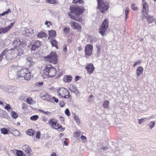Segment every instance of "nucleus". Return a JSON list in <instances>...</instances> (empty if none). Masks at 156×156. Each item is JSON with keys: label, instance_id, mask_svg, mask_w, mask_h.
Segmentation results:
<instances>
[{"label": "nucleus", "instance_id": "f257e3e1", "mask_svg": "<svg viewBox=\"0 0 156 156\" xmlns=\"http://www.w3.org/2000/svg\"><path fill=\"white\" fill-rule=\"evenodd\" d=\"M56 72L55 69L50 65H46L45 68L42 71V76L44 79L53 77L55 75Z\"/></svg>", "mask_w": 156, "mask_h": 156}, {"label": "nucleus", "instance_id": "f03ea898", "mask_svg": "<svg viewBox=\"0 0 156 156\" xmlns=\"http://www.w3.org/2000/svg\"><path fill=\"white\" fill-rule=\"evenodd\" d=\"M97 8L102 13H104L108 10L110 7L109 3L105 0H97Z\"/></svg>", "mask_w": 156, "mask_h": 156}, {"label": "nucleus", "instance_id": "7ed1b4c3", "mask_svg": "<svg viewBox=\"0 0 156 156\" xmlns=\"http://www.w3.org/2000/svg\"><path fill=\"white\" fill-rule=\"evenodd\" d=\"M18 79L23 78L27 80H29L31 78L30 73L27 69H22L17 73Z\"/></svg>", "mask_w": 156, "mask_h": 156}, {"label": "nucleus", "instance_id": "20e7f679", "mask_svg": "<svg viewBox=\"0 0 156 156\" xmlns=\"http://www.w3.org/2000/svg\"><path fill=\"white\" fill-rule=\"evenodd\" d=\"M70 12L76 16L81 15L84 12V8L83 6L72 5L70 6Z\"/></svg>", "mask_w": 156, "mask_h": 156}, {"label": "nucleus", "instance_id": "39448f33", "mask_svg": "<svg viewBox=\"0 0 156 156\" xmlns=\"http://www.w3.org/2000/svg\"><path fill=\"white\" fill-rule=\"evenodd\" d=\"M108 21V18H106L103 21L101 25L98 29V32L102 36L105 35L106 32L109 26Z\"/></svg>", "mask_w": 156, "mask_h": 156}, {"label": "nucleus", "instance_id": "423d86ee", "mask_svg": "<svg viewBox=\"0 0 156 156\" xmlns=\"http://www.w3.org/2000/svg\"><path fill=\"white\" fill-rule=\"evenodd\" d=\"M58 93L59 96L65 98H69L70 96L69 91L67 89L63 87L59 89Z\"/></svg>", "mask_w": 156, "mask_h": 156}, {"label": "nucleus", "instance_id": "0eeeda50", "mask_svg": "<svg viewBox=\"0 0 156 156\" xmlns=\"http://www.w3.org/2000/svg\"><path fill=\"white\" fill-rule=\"evenodd\" d=\"M57 122L58 120L55 119H51L48 121V123L50 126L54 127H57V128H56V129H59V131H60L62 129V126L58 124Z\"/></svg>", "mask_w": 156, "mask_h": 156}, {"label": "nucleus", "instance_id": "6e6552de", "mask_svg": "<svg viewBox=\"0 0 156 156\" xmlns=\"http://www.w3.org/2000/svg\"><path fill=\"white\" fill-rule=\"evenodd\" d=\"M93 49V45L91 44H87L85 46V53L87 57L91 55L92 50Z\"/></svg>", "mask_w": 156, "mask_h": 156}, {"label": "nucleus", "instance_id": "1a4fd4ad", "mask_svg": "<svg viewBox=\"0 0 156 156\" xmlns=\"http://www.w3.org/2000/svg\"><path fill=\"white\" fill-rule=\"evenodd\" d=\"M15 22V21H14V22L11 23L9 25L6 27H0V34H3L10 31V30L12 28V27L14 26Z\"/></svg>", "mask_w": 156, "mask_h": 156}, {"label": "nucleus", "instance_id": "9d476101", "mask_svg": "<svg viewBox=\"0 0 156 156\" xmlns=\"http://www.w3.org/2000/svg\"><path fill=\"white\" fill-rule=\"evenodd\" d=\"M70 24L71 27L73 29L76 30L80 31H81V26L78 23L73 21H71L70 22Z\"/></svg>", "mask_w": 156, "mask_h": 156}, {"label": "nucleus", "instance_id": "9b49d317", "mask_svg": "<svg viewBox=\"0 0 156 156\" xmlns=\"http://www.w3.org/2000/svg\"><path fill=\"white\" fill-rule=\"evenodd\" d=\"M142 11L144 16L147 15L149 12V5L145 2H143V8Z\"/></svg>", "mask_w": 156, "mask_h": 156}, {"label": "nucleus", "instance_id": "f8f14e48", "mask_svg": "<svg viewBox=\"0 0 156 156\" xmlns=\"http://www.w3.org/2000/svg\"><path fill=\"white\" fill-rule=\"evenodd\" d=\"M87 73L91 74L93 73L94 70V67L92 63H88L87 64V66L85 67Z\"/></svg>", "mask_w": 156, "mask_h": 156}, {"label": "nucleus", "instance_id": "ddd939ff", "mask_svg": "<svg viewBox=\"0 0 156 156\" xmlns=\"http://www.w3.org/2000/svg\"><path fill=\"white\" fill-rule=\"evenodd\" d=\"M40 96L41 98L47 101H50L52 99V97L48 94L42 93L41 94Z\"/></svg>", "mask_w": 156, "mask_h": 156}, {"label": "nucleus", "instance_id": "4468645a", "mask_svg": "<svg viewBox=\"0 0 156 156\" xmlns=\"http://www.w3.org/2000/svg\"><path fill=\"white\" fill-rule=\"evenodd\" d=\"M48 39H54L56 36V33L55 30H51L48 31Z\"/></svg>", "mask_w": 156, "mask_h": 156}, {"label": "nucleus", "instance_id": "2eb2a0df", "mask_svg": "<svg viewBox=\"0 0 156 156\" xmlns=\"http://www.w3.org/2000/svg\"><path fill=\"white\" fill-rule=\"evenodd\" d=\"M41 44L39 41H36L35 43L32 45L31 50L33 51L35 50L40 46Z\"/></svg>", "mask_w": 156, "mask_h": 156}, {"label": "nucleus", "instance_id": "dca6fc26", "mask_svg": "<svg viewBox=\"0 0 156 156\" xmlns=\"http://www.w3.org/2000/svg\"><path fill=\"white\" fill-rule=\"evenodd\" d=\"M17 69V66L12 65L10 67L8 70V73L9 76L12 74H13L16 72V69Z\"/></svg>", "mask_w": 156, "mask_h": 156}, {"label": "nucleus", "instance_id": "f3484780", "mask_svg": "<svg viewBox=\"0 0 156 156\" xmlns=\"http://www.w3.org/2000/svg\"><path fill=\"white\" fill-rule=\"evenodd\" d=\"M47 36V33L42 31L38 33L37 35V37L39 38L46 37Z\"/></svg>", "mask_w": 156, "mask_h": 156}, {"label": "nucleus", "instance_id": "a211bd4d", "mask_svg": "<svg viewBox=\"0 0 156 156\" xmlns=\"http://www.w3.org/2000/svg\"><path fill=\"white\" fill-rule=\"evenodd\" d=\"M57 55L56 52H51V53L46 57V58H57Z\"/></svg>", "mask_w": 156, "mask_h": 156}, {"label": "nucleus", "instance_id": "6ab92c4d", "mask_svg": "<svg viewBox=\"0 0 156 156\" xmlns=\"http://www.w3.org/2000/svg\"><path fill=\"white\" fill-rule=\"evenodd\" d=\"M50 42L51 44L52 47H54L56 49H58V42L54 39H50Z\"/></svg>", "mask_w": 156, "mask_h": 156}, {"label": "nucleus", "instance_id": "aec40b11", "mask_svg": "<svg viewBox=\"0 0 156 156\" xmlns=\"http://www.w3.org/2000/svg\"><path fill=\"white\" fill-rule=\"evenodd\" d=\"M23 149L25 151L26 153L28 154L29 155L30 154V152L31 151L30 148L29 146L27 145H25L23 147Z\"/></svg>", "mask_w": 156, "mask_h": 156}, {"label": "nucleus", "instance_id": "412c9836", "mask_svg": "<svg viewBox=\"0 0 156 156\" xmlns=\"http://www.w3.org/2000/svg\"><path fill=\"white\" fill-rule=\"evenodd\" d=\"M144 16L146 17L147 22L149 23H151L154 21V19L153 16H148L147 15Z\"/></svg>", "mask_w": 156, "mask_h": 156}, {"label": "nucleus", "instance_id": "4be33fe9", "mask_svg": "<svg viewBox=\"0 0 156 156\" xmlns=\"http://www.w3.org/2000/svg\"><path fill=\"white\" fill-rule=\"evenodd\" d=\"M8 53V51L6 49H5L3 51H2L1 54L0 55V58H3L4 55V57L5 58H7V55Z\"/></svg>", "mask_w": 156, "mask_h": 156}, {"label": "nucleus", "instance_id": "5701e85b", "mask_svg": "<svg viewBox=\"0 0 156 156\" xmlns=\"http://www.w3.org/2000/svg\"><path fill=\"white\" fill-rule=\"evenodd\" d=\"M21 44V41L19 39H16L13 42V45L15 47L19 46Z\"/></svg>", "mask_w": 156, "mask_h": 156}, {"label": "nucleus", "instance_id": "b1692460", "mask_svg": "<svg viewBox=\"0 0 156 156\" xmlns=\"http://www.w3.org/2000/svg\"><path fill=\"white\" fill-rule=\"evenodd\" d=\"M143 68L142 66H139L136 69V75L137 76H139L142 73L143 71Z\"/></svg>", "mask_w": 156, "mask_h": 156}, {"label": "nucleus", "instance_id": "393cba45", "mask_svg": "<svg viewBox=\"0 0 156 156\" xmlns=\"http://www.w3.org/2000/svg\"><path fill=\"white\" fill-rule=\"evenodd\" d=\"M69 89L72 92H75L77 90V88L75 85H70Z\"/></svg>", "mask_w": 156, "mask_h": 156}, {"label": "nucleus", "instance_id": "a878e982", "mask_svg": "<svg viewBox=\"0 0 156 156\" xmlns=\"http://www.w3.org/2000/svg\"><path fill=\"white\" fill-rule=\"evenodd\" d=\"M68 14L72 19L75 20L77 21H80V19H76L75 16L71 14L70 13V12H68Z\"/></svg>", "mask_w": 156, "mask_h": 156}, {"label": "nucleus", "instance_id": "bb28decb", "mask_svg": "<svg viewBox=\"0 0 156 156\" xmlns=\"http://www.w3.org/2000/svg\"><path fill=\"white\" fill-rule=\"evenodd\" d=\"M72 2L75 4H83L84 3L83 0H73Z\"/></svg>", "mask_w": 156, "mask_h": 156}, {"label": "nucleus", "instance_id": "cd10ccee", "mask_svg": "<svg viewBox=\"0 0 156 156\" xmlns=\"http://www.w3.org/2000/svg\"><path fill=\"white\" fill-rule=\"evenodd\" d=\"M109 101L108 100H106L104 102L103 106L104 108H109Z\"/></svg>", "mask_w": 156, "mask_h": 156}, {"label": "nucleus", "instance_id": "c85d7f7f", "mask_svg": "<svg viewBox=\"0 0 156 156\" xmlns=\"http://www.w3.org/2000/svg\"><path fill=\"white\" fill-rule=\"evenodd\" d=\"M34 62L32 61V59H27V61L26 62V64L27 66L29 67L30 66L34 64Z\"/></svg>", "mask_w": 156, "mask_h": 156}, {"label": "nucleus", "instance_id": "c756f323", "mask_svg": "<svg viewBox=\"0 0 156 156\" xmlns=\"http://www.w3.org/2000/svg\"><path fill=\"white\" fill-rule=\"evenodd\" d=\"M38 111L39 112H42L43 114L46 115H50V114L51 113V112H49L48 111H44L41 109H39L38 110Z\"/></svg>", "mask_w": 156, "mask_h": 156}, {"label": "nucleus", "instance_id": "7c9ffc66", "mask_svg": "<svg viewBox=\"0 0 156 156\" xmlns=\"http://www.w3.org/2000/svg\"><path fill=\"white\" fill-rule=\"evenodd\" d=\"M150 129H152L155 125V122L154 121L151 122L147 124Z\"/></svg>", "mask_w": 156, "mask_h": 156}, {"label": "nucleus", "instance_id": "2f4dec72", "mask_svg": "<svg viewBox=\"0 0 156 156\" xmlns=\"http://www.w3.org/2000/svg\"><path fill=\"white\" fill-rule=\"evenodd\" d=\"M35 132L34 131H33L32 129H29L27 131V134L30 136H33L34 135L35 133Z\"/></svg>", "mask_w": 156, "mask_h": 156}, {"label": "nucleus", "instance_id": "473e14b6", "mask_svg": "<svg viewBox=\"0 0 156 156\" xmlns=\"http://www.w3.org/2000/svg\"><path fill=\"white\" fill-rule=\"evenodd\" d=\"M129 12V9L128 7H126L125 10V14L126 15L125 19H127L129 18L128 15Z\"/></svg>", "mask_w": 156, "mask_h": 156}, {"label": "nucleus", "instance_id": "72a5a7b5", "mask_svg": "<svg viewBox=\"0 0 156 156\" xmlns=\"http://www.w3.org/2000/svg\"><path fill=\"white\" fill-rule=\"evenodd\" d=\"M72 79V77L69 75L66 76L64 80H66L67 82H70Z\"/></svg>", "mask_w": 156, "mask_h": 156}, {"label": "nucleus", "instance_id": "f704fd0d", "mask_svg": "<svg viewBox=\"0 0 156 156\" xmlns=\"http://www.w3.org/2000/svg\"><path fill=\"white\" fill-rule=\"evenodd\" d=\"M1 131L2 133L4 134H7L8 133V131L7 129L5 128L1 129Z\"/></svg>", "mask_w": 156, "mask_h": 156}, {"label": "nucleus", "instance_id": "c9c22d12", "mask_svg": "<svg viewBox=\"0 0 156 156\" xmlns=\"http://www.w3.org/2000/svg\"><path fill=\"white\" fill-rule=\"evenodd\" d=\"M48 61L50 62L51 63L55 64L57 62V59H48Z\"/></svg>", "mask_w": 156, "mask_h": 156}, {"label": "nucleus", "instance_id": "e433bc0d", "mask_svg": "<svg viewBox=\"0 0 156 156\" xmlns=\"http://www.w3.org/2000/svg\"><path fill=\"white\" fill-rule=\"evenodd\" d=\"M69 27H65L64 28L63 32L65 34H67L69 33Z\"/></svg>", "mask_w": 156, "mask_h": 156}, {"label": "nucleus", "instance_id": "4c0bfd02", "mask_svg": "<svg viewBox=\"0 0 156 156\" xmlns=\"http://www.w3.org/2000/svg\"><path fill=\"white\" fill-rule=\"evenodd\" d=\"M12 117L14 119L18 117V114L15 112L12 111L11 112Z\"/></svg>", "mask_w": 156, "mask_h": 156}, {"label": "nucleus", "instance_id": "58836bf2", "mask_svg": "<svg viewBox=\"0 0 156 156\" xmlns=\"http://www.w3.org/2000/svg\"><path fill=\"white\" fill-rule=\"evenodd\" d=\"M38 118V116L37 115H34L31 116L30 118V119L31 120L35 121L37 120Z\"/></svg>", "mask_w": 156, "mask_h": 156}, {"label": "nucleus", "instance_id": "ea45409f", "mask_svg": "<svg viewBox=\"0 0 156 156\" xmlns=\"http://www.w3.org/2000/svg\"><path fill=\"white\" fill-rule=\"evenodd\" d=\"M147 118H141L140 119H138V123L139 124H140L144 122L146 120H147Z\"/></svg>", "mask_w": 156, "mask_h": 156}, {"label": "nucleus", "instance_id": "a19ab883", "mask_svg": "<svg viewBox=\"0 0 156 156\" xmlns=\"http://www.w3.org/2000/svg\"><path fill=\"white\" fill-rule=\"evenodd\" d=\"M40 119L41 120L44 122H47L48 120V118L45 116L42 115Z\"/></svg>", "mask_w": 156, "mask_h": 156}, {"label": "nucleus", "instance_id": "79ce46f5", "mask_svg": "<svg viewBox=\"0 0 156 156\" xmlns=\"http://www.w3.org/2000/svg\"><path fill=\"white\" fill-rule=\"evenodd\" d=\"M81 139L83 143H85L87 141V137L84 136L82 135L81 136Z\"/></svg>", "mask_w": 156, "mask_h": 156}, {"label": "nucleus", "instance_id": "37998d69", "mask_svg": "<svg viewBox=\"0 0 156 156\" xmlns=\"http://www.w3.org/2000/svg\"><path fill=\"white\" fill-rule=\"evenodd\" d=\"M74 118L75 120L76 121V122L78 124L80 123V121L79 117L76 115H75L74 116Z\"/></svg>", "mask_w": 156, "mask_h": 156}, {"label": "nucleus", "instance_id": "c03bdc74", "mask_svg": "<svg viewBox=\"0 0 156 156\" xmlns=\"http://www.w3.org/2000/svg\"><path fill=\"white\" fill-rule=\"evenodd\" d=\"M80 135V133L77 131L75 132L74 133V136L76 138H78Z\"/></svg>", "mask_w": 156, "mask_h": 156}, {"label": "nucleus", "instance_id": "a18cd8bd", "mask_svg": "<svg viewBox=\"0 0 156 156\" xmlns=\"http://www.w3.org/2000/svg\"><path fill=\"white\" fill-rule=\"evenodd\" d=\"M97 54L99 55L101 53V48L100 46V45H97Z\"/></svg>", "mask_w": 156, "mask_h": 156}, {"label": "nucleus", "instance_id": "49530a36", "mask_svg": "<svg viewBox=\"0 0 156 156\" xmlns=\"http://www.w3.org/2000/svg\"><path fill=\"white\" fill-rule=\"evenodd\" d=\"M6 116L7 115L5 112H4L0 114V116L1 118H5Z\"/></svg>", "mask_w": 156, "mask_h": 156}, {"label": "nucleus", "instance_id": "de8ad7c7", "mask_svg": "<svg viewBox=\"0 0 156 156\" xmlns=\"http://www.w3.org/2000/svg\"><path fill=\"white\" fill-rule=\"evenodd\" d=\"M131 8L133 10H137L138 9V8L134 4H132L131 5Z\"/></svg>", "mask_w": 156, "mask_h": 156}, {"label": "nucleus", "instance_id": "09e8293b", "mask_svg": "<svg viewBox=\"0 0 156 156\" xmlns=\"http://www.w3.org/2000/svg\"><path fill=\"white\" fill-rule=\"evenodd\" d=\"M4 108L7 110L8 111L10 112V109L11 108V107L9 105L7 104L6 106L4 107Z\"/></svg>", "mask_w": 156, "mask_h": 156}, {"label": "nucleus", "instance_id": "8fccbe9b", "mask_svg": "<svg viewBox=\"0 0 156 156\" xmlns=\"http://www.w3.org/2000/svg\"><path fill=\"white\" fill-rule=\"evenodd\" d=\"M13 133L15 136H17L20 134V132L17 130L15 129Z\"/></svg>", "mask_w": 156, "mask_h": 156}, {"label": "nucleus", "instance_id": "3c124183", "mask_svg": "<svg viewBox=\"0 0 156 156\" xmlns=\"http://www.w3.org/2000/svg\"><path fill=\"white\" fill-rule=\"evenodd\" d=\"M16 154L17 156H22L23 155V152L20 151H16Z\"/></svg>", "mask_w": 156, "mask_h": 156}, {"label": "nucleus", "instance_id": "603ef678", "mask_svg": "<svg viewBox=\"0 0 156 156\" xmlns=\"http://www.w3.org/2000/svg\"><path fill=\"white\" fill-rule=\"evenodd\" d=\"M56 0H46V2L50 4H54L56 2Z\"/></svg>", "mask_w": 156, "mask_h": 156}, {"label": "nucleus", "instance_id": "864d4df0", "mask_svg": "<svg viewBox=\"0 0 156 156\" xmlns=\"http://www.w3.org/2000/svg\"><path fill=\"white\" fill-rule=\"evenodd\" d=\"M32 100L31 98H28L26 102L27 103L30 105L32 104Z\"/></svg>", "mask_w": 156, "mask_h": 156}, {"label": "nucleus", "instance_id": "5fc2aeb1", "mask_svg": "<svg viewBox=\"0 0 156 156\" xmlns=\"http://www.w3.org/2000/svg\"><path fill=\"white\" fill-rule=\"evenodd\" d=\"M65 114L67 116H69L70 115L69 110L68 108H66L65 112Z\"/></svg>", "mask_w": 156, "mask_h": 156}, {"label": "nucleus", "instance_id": "6e6d98bb", "mask_svg": "<svg viewBox=\"0 0 156 156\" xmlns=\"http://www.w3.org/2000/svg\"><path fill=\"white\" fill-rule=\"evenodd\" d=\"M40 132L39 131H37V133L36 134V138L37 139H39L40 138Z\"/></svg>", "mask_w": 156, "mask_h": 156}, {"label": "nucleus", "instance_id": "4d7b16f0", "mask_svg": "<svg viewBox=\"0 0 156 156\" xmlns=\"http://www.w3.org/2000/svg\"><path fill=\"white\" fill-rule=\"evenodd\" d=\"M141 62L140 60H138L137 61L135 62L133 65V66L135 67L136 66L139 64Z\"/></svg>", "mask_w": 156, "mask_h": 156}, {"label": "nucleus", "instance_id": "13d9d810", "mask_svg": "<svg viewBox=\"0 0 156 156\" xmlns=\"http://www.w3.org/2000/svg\"><path fill=\"white\" fill-rule=\"evenodd\" d=\"M49 23V24L50 25H52V23L51 22H50L49 21H46L45 23V24L46 25H48V24Z\"/></svg>", "mask_w": 156, "mask_h": 156}, {"label": "nucleus", "instance_id": "bf43d9fd", "mask_svg": "<svg viewBox=\"0 0 156 156\" xmlns=\"http://www.w3.org/2000/svg\"><path fill=\"white\" fill-rule=\"evenodd\" d=\"M52 98L56 102H58V99L57 98H55V97H52Z\"/></svg>", "mask_w": 156, "mask_h": 156}, {"label": "nucleus", "instance_id": "052dcab7", "mask_svg": "<svg viewBox=\"0 0 156 156\" xmlns=\"http://www.w3.org/2000/svg\"><path fill=\"white\" fill-rule=\"evenodd\" d=\"M67 51V46L65 45L63 46V51L65 52H66Z\"/></svg>", "mask_w": 156, "mask_h": 156}, {"label": "nucleus", "instance_id": "680f3d73", "mask_svg": "<svg viewBox=\"0 0 156 156\" xmlns=\"http://www.w3.org/2000/svg\"><path fill=\"white\" fill-rule=\"evenodd\" d=\"M65 105V104L64 102L63 101H62L60 103V105L61 107H63Z\"/></svg>", "mask_w": 156, "mask_h": 156}, {"label": "nucleus", "instance_id": "e2e57ef3", "mask_svg": "<svg viewBox=\"0 0 156 156\" xmlns=\"http://www.w3.org/2000/svg\"><path fill=\"white\" fill-rule=\"evenodd\" d=\"M5 14H8L9 13H10L11 12V10L9 9H8V10L4 12Z\"/></svg>", "mask_w": 156, "mask_h": 156}, {"label": "nucleus", "instance_id": "0e129e2a", "mask_svg": "<svg viewBox=\"0 0 156 156\" xmlns=\"http://www.w3.org/2000/svg\"><path fill=\"white\" fill-rule=\"evenodd\" d=\"M108 148L106 146H104L101 147V149H102L103 150H106L108 149Z\"/></svg>", "mask_w": 156, "mask_h": 156}, {"label": "nucleus", "instance_id": "69168bd1", "mask_svg": "<svg viewBox=\"0 0 156 156\" xmlns=\"http://www.w3.org/2000/svg\"><path fill=\"white\" fill-rule=\"evenodd\" d=\"M51 156H58L56 155L55 153L54 152H53L51 153Z\"/></svg>", "mask_w": 156, "mask_h": 156}, {"label": "nucleus", "instance_id": "338daca9", "mask_svg": "<svg viewBox=\"0 0 156 156\" xmlns=\"http://www.w3.org/2000/svg\"><path fill=\"white\" fill-rule=\"evenodd\" d=\"M154 117V115H152L151 116H150L148 117H147V120H148L151 118H153Z\"/></svg>", "mask_w": 156, "mask_h": 156}, {"label": "nucleus", "instance_id": "774afa93", "mask_svg": "<svg viewBox=\"0 0 156 156\" xmlns=\"http://www.w3.org/2000/svg\"><path fill=\"white\" fill-rule=\"evenodd\" d=\"M78 49L79 51H80L82 49V48L81 46H80L78 47Z\"/></svg>", "mask_w": 156, "mask_h": 156}]
</instances>
